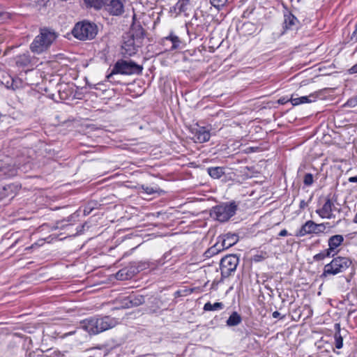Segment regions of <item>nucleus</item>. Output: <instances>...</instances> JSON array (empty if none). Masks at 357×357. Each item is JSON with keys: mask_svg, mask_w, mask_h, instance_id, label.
<instances>
[{"mask_svg": "<svg viewBox=\"0 0 357 357\" xmlns=\"http://www.w3.org/2000/svg\"><path fill=\"white\" fill-rule=\"evenodd\" d=\"M145 37V31L139 24L133 23L129 32L123 36L121 54L123 56L135 54L142 47Z\"/></svg>", "mask_w": 357, "mask_h": 357, "instance_id": "1", "label": "nucleus"}, {"mask_svg": "<svg viewBox=\"0 0 357 357\" xmlns=\"http://www.w3.org/2000/svg\"><path fill=\"white\" fill-rule=\"evenodd\" d=\"M117 324L115 319L106 316L91 317L80 322V327L90 334L96 335L114 327Z\"/></svg>", "mask_w": 357, "mask_h": 357, "instance_id": "2", "label": "nucleus"}, {"mask_svg": "<svg viewBox=\"0 0 357 357\" xmlns=\"http://www.w3.org/2000/svg\"><path fill=\"white\" fill-rule=\"evenodd\" d=\"M58 34L52 29H40V33L35 37L30 45V50L35 54H41L49 49L57 38Z\"/></svg>", "mask_w": 357, "mask_h": 357, "instance_id": "3", "label": "nucleus"}, {"mask_svg": "<svg viewBox=\"0 0 357 357\" xmlns=\"http://www.w3.org/2000/svg\"><path fill=\"white\" fill-rule=\"evenodd\" d=\"M142 70L143 66L132 60L119 59L114 65L112 72L107 75V79L111 82L112 78L116 74L127 75H140Z\"/></svg>", "mask_w": 357, "mask_h": 357, "instance_id": "4", "label": "nucleus"}, {"mask_svg": "<svg viewBox=\"0 0 357 357\" xmlns=\"http://www.w3.org/2000/svg\"><path fill=\"white\" fill-rule=\"evenodd\" d=\"M97 32L96 25L86 21L77 22L72 31L74 37L80 40H91Z\"/></svg>", "mask_w": 357, "mask_h": 357, "instance_id": "5", "label": "nucleus"}, {"mask_svg": "<svg viewBox=\"0 0 357 357\" xmlns=\"http://www.w3.org/2000/svg\"><path fill=\"white\" fill-rule=\"evenodd\" d=\"M237 210L234 202L225 203L213 207L211 215L219 222H226L231 218Z\"/></svg>", "mask_w": 357, "mask_h": 357, "instance_id": "6", "label": "nucleus"}, {"mask_svg": "<svg viewBox=\"0 0 357 357\" xmlns=\"http://www.w3.org/2000/svg\"><path fill=\"white\" fill-rule=\"evenodd\" d=\"M351 260L348 257H337L325 265L323 275H337L345 271L351 264Z\"/></svg>", "mask_w": 357, "mask_h": 357, "instance_id": "7", "label": "nucleus"}, {"mask_svg": "<svg viewBox=\"0 0 357 357\" xmlns=\"http://www.w3.org/2000/svg\"><path fill=\"white\" fill-rule=\"evenodd\" d=\"M328 225V222L317 224L312 220H308L302 225L301 229L296 234V236L301 237L312 234L319 235L325 231L326 226Z\"/></svg>", "mask_w": 357, "mask_h": 357, "instance_id": "8", "label": "nucleus"}, {"mask_svg": "<svg viewBox=\"0 0 357 357\" xmlns=\"http://www.w3.org/2000/svg\"><path fill=\"white\" fill-rule=\"evenodd\" d=\"M220 238L221 243L220 241L216 243L213 248L208 250V253L213 255L222 250L228 249L238 241V236L236 234L227 233Z\"/></svg>", "mask_w": 357, "mask_h": 357, "instance_id": "9", "label": "nucleus"}, {"mask_svg": "<svg viewBox=\"0 0 357 357\" xmlns=\"http://www.w3.org/2000/svg\"><path fill=\"white\" fill-rule=\"evenodd\" d=\"M238 258L235 255L225 257L220 261L221 275L224 278L229 277L236 269Z\"/></svg>", "mask_w": 357, "mask_h": 357, "instance_id": "10", "label": "nucleus"}, {"mask_svg": "<svg viewBox=\"0 0 357 357\" xmlns=\"http://www.w3.org/2000/svg\"><path fill=\"white\" fill-rule=\"evenodd\" d=\"M125 0H105L104 9L112 16H121L124 12Z\"/></svg>", "mask_w": 357, "mask_h": 357, "instance_id": "11", "label": "nucleus"}, {"mask_svg": "<svg viewBox=\"0 0 357 357\" xmlns=\"http://www.w3.org/2000/svg\"><path fill=\"white\" fill-rule=\"evenodd\" d=\"M337 210L334 202L328 197H326L322 206L316 210V213L321 218L332 219L335 218V215L333 214L334 211Z\"/></svg>", "mask_w": 357, "mask_h": 357, "instance_id": "12", "label": "nucleus"}, {"mask_svg": "<svg viewBox=\"0 0 357 357\" xmlns=\"http://www.w3.org/2000/svg\"><path fill=\"white\" fill-rule=\"evenodd\" d=\"M344 236L340 234H335L331 236L328 240V248L327 250L333 256L336 255L339 250L337 249L344 242Z\"/></svg>", "mask_w": 357, "mask_h": 357, "instance_id": "13", "label": "nucleus"}, {"mask_svg": "<svg viewBox=\"0 0 357 357\" xmlns=\"http://www.w3.org/2000/svg\"><path fill=\"white\" fill-rule=\"evenodd\" d=\"M192 139L197 143L208 142L211 137V133L205 127H199L192 130Z\"/></svg>", "mask_w": 357, "mask_h": 357, "instance_id": "14", "label": "nucleus"}, {"mask_svg": "<svg viewBox=\"0 0 357 357\" xmlns=\"http://www.w3.org/2000/svg\"><path fill=\"white\" fill-rule=\"evenodd\" d=\"M144 301V297L142 295H130L124 299V304L126 307L129 308L139 306Z\"/></svg>", "mask_w": 357, "mask_h": 357, "instance_id": "15", "label": "nucleus"}, {"mask_svg": "<svg viewBox=\"0 0 357 357\" xmlns=\"http://www.w3.org/2000/svg\"><path fill=\"white\" fill-rule=\"evenodd\" d=\"M299 22L297 18L291 13L284 15V28L286 29H297L298 27Z\"/></svg>", "mask_w": 357, "mask_h": 357, "instance_id": "16", "label": "nucleus"}, {"mask_svg": "<svg viewBox=\"0 0 357 357\" xmlns=\"http://www.w3.org/2000/svg\"><path fill=\"white\" fill-rule=\"evenodd\" d=\"M316 96L314 94H310L308 96H302L299 98H291L290 101L291 104L294 106L298 105L303 103H309L314 102L316 100Z\"/></svg>", "mask_w": 357, "mask_h": 357, "instance_id": "17", "label": "nucleus"}, {"mask_svg": "<svg viewBox=\"0 0 357 357\" xmlns=\"http://www.w3.org/2000/svg\"><path fill=\"white\" fill-rule=\"evenodd\" d=\"M105 0H84L87 8H93L99 10L104 7Z\"/></svg>", "mask_w": 357, "mask_h": 357, "instance_id": "18", "label": "nucleus"}, {"mask_svg": "<svg viewBox=\"0 0 357 357\" xmlns=\"http://www.w3.org/2000/svg\"><path fill=\"white\" fill-rule=\"evenodd\" d=\"M242 321L241 315L236 312H233L227 320V325L228 326H236L240 324Z\"/></svg>", "mask_w": 357, "mask_h": 357, "instance_id": "19", "label": "nucleus"}, {"mask_svg": "<svg viewBox=\"0 0 357 357\" xmlns=\"http://www.w3.org/2000/svg\"><path fill=\"white\" fill-rule=\"evenodd\" d=\"M207 172L210 176L215 179L220 178L225 174L224 168L222 167H208Z\"/></svg>", "mask_w": 357, "mask_h": 357, "instance_id": "20", "label": "nucleus"}, {"mask_svg": "<svg viewBox=\"0 0 357 357\" xmlns=\"http://www.w3.org/2000/svg\"><path fill=\"white\" fill-rule=\"evenodd\" d=\"M167 40H169L172 43L171 50H176L180 46L181 40L177 36L174 35L172 33H171L169 36L164 38V41Z\"/></svg>", "mask_w": 357, "mask_h": 357, "instance_id": "21", "label": "nucleus"}, {"mask_svg": "<svg viewBox=\"0 0 357 357\" xmlns=\"http://www.w3.org/2000/svg\"><path fill=\"white\" fill-rule=\"evenodd\" d=\"M224 307V304L221 302H216L213 304L211 303L210 302H207L205 303L204 306V310L205 311H214V310H222Z\"/></svg>", "mask_w": 357, "mask_h": 357, "instance_id": "22", "label": "nucleus"}, {"mask_svg": "<svg viewBox=\"0 0 357 357\" xmlns=\"http://www.w3.org/2000/svg\"><path fill=\"white\" fill-rule=\"evenodd\" d=\"M335 327L337 331L335 332L334 338H335V345L337 349H341L343 346V339L340 335V328L339 324H335Z\"/></svg>", "mask_w": 357, "mask_h": 357, "instance_id": "23", "label": "nucleus"}, {"mask_svg": "<svg viewBox=\"0 0 357 357\" xmlns=\"http://www.w3.org/2000/svg\"><path fill=\"white\" fill-rule=\"evenodd\" d=\"M31 62V59L29 54H23L17 57L16 63L20 66H26Z\"/></svg>", "mask_w": 357, "mask_h": 357, "instance_id": "24", "label": "nucleus"}, {"mask_svg": "<svg viewBox=\"0 0 357 357\" xmlns=\"http://www.w3.org/2000/svg\"><path fill=\"white\" fill-rule=\"evenodd\" d=\"M14 13L8 12L3 7L0 6V22H6L12 19Z\"/></svg>", "mask_w": 357, "mask_h": 357, "instance_id": "25", "label": "nucleus"}, {"mask_svg": "<svg viewBox=\"0 0 357 357\" xmlns=\"http://www.w3.org/2000/svg\"><path fill=\"white\" fill-rule=\"evenodd\" d=\"M139 188L141 190V192H144L149 195L156 193L159 191V188H158L157 186L153 187L142 185L139 186Z\"/></svg>", "mask_w": 357, "mask_h": 357, "instance_id": "26", "label": "nucleus"}, {"mask_svg": "<svg viewBox=\"0 0 357 357\" xmlns=\"http://www.w3.org/2000/svg\"><path fill=\"white\" fill-rule=\"evenodd\" d=\"M333 257V255H331L330 253V252L327 249H326V250L321 251V252L315 255L313 257V259L314 261H320L324 260L326 257Z\"/></svg>", "mask_w": 357, "mask_h": 357, "instance_id": "27", "label": "nucleus"}, {"mask_svg": "<svg viewBox=\"0 0 357 357\" xmlns=\"http://www.w3.org/2000/svg\"><path fill=\"white\" fill-rule=\"evenodd\" d=\"M189 0H178L176 4V8L179 13L185 12L188 10Z\"/></svg>", "mask_w": 357, "mask_h": 357, "instance_id": "28", "label": "nucleus"}, {"mask_svg": "<svg viewBox=\"0 0 357 357\" xmlns=\"http://www.w3.org/2000/svg\"><path fill=\"white\" fill-rule=\"evenodd\" d=\"M268 257V254L266 251H260L253 256V260L255 262L261 261Z\"/></svg>", "mask_w": 357, "mask_h": 357, "instance_id": "29", "label": "nucleus"}, {"mask_svg": "<svg viewBox=\"0 0 357 357\" xmlns=\"http://www.w3.org/2000/svg\"><path fill=\"white\" fill-rule=\"evenodd\" d=\"M116 278L117 280H124L128 279L129 275H128V270L126 269V268H123V269L119 270L116 273Z\"/></svg>", "mask_w": 357, "mask_h": 357, "instance_id": "30", "label": "nucleus"}, {"mask_svg": "<svg viewBox=\"0 0 357 357\" xmlns=\"http://www.w3.org/2000/svg\"><path fill=\"white\" fill-rule=\"evenodd\" d=\"M228 0H210V3L215 8L220 9V7L224 6Z\"/></svg>", "mask_w": 357, "mask_h": 357, "instance_id": "31", "label": "nucleus"}, {"mask_svg": "<svg viewBox=\"0 0 357 357\" xmlns=\"http://www.w3.org/2000/svg\"><path fill=\"white\" fill-rule=\"evenodd\" d=\"M313 176L310 173H307L305 175L303 178V183L305 185H311L313 183Z\"/></svg>", "mask_w": 357, "mask_h": 357, "instance_id": "32", "label": "nucleus"}, {"mask_svg": "<svg viewBox=\"0 0 357 357\" xmlns=\"http://www.w3.org/2000/svg\"><path fill=\"white\" fill-rule=\"evenodd\" d=\"M350 40H351V41H352L354 43L357 42V22L355 25V29L351 35Z\"/></svg>", "mask_w": 357, "mask_h": 357, "instance_id": "33", "label": "nucleus"}, {"mask_svg": "<svg viewBox=\"0 0 357 357\" xmlns=\"http://www.w3.org/2000/svg\"><path fill=\"white\" fill-rule=\"evenodd\" d=\"M345 105L351 107H355L357 105V98H351L348 100Z\"/></svg>", "mask_w": 357, "mask_h": 357, "instance_id": "34", "label": "nucleus"}, {"mask_svg": "<svg viewBox=\"0 0 357 357\" xmlns=\"http://www.w3.org/2000/svg\"><path fill=\"white\" fill-rule=\"evenodd\" d=\"M290 101V99H288L285 97H282L280 98L278 100V102L280 105H284L285 103H287V102Z\"/></svg>", "mask_w": 357, "mask_h": 357, "instance_id": "35", "label": "nucleus"}, {"mask_svg": "<svg viewBox=\"0 0 357 357\" xmlns=\"http://www.w3.org/2000/svg\"><path fill=\"white\" fill-rule=\"evenodd\" d=\"M288 235V231L286 230V229H282L280 231V233L278 234V236L280 237H283V236H286Z\"/></svg>", "mask_w": 357, "mask_h": 357, "instance_id": "36", "label": "nucleus"}, {"mask_svg": "<svg viewBox=\"0 0 357 357\" xmlns=\"http://www.w3.org/2000/svg\"><path fill=\"white\" fill-rule=\"evenodd\" d=\"M92 208L91 207H86L84 210V215H88L89 214H90V213L92 211Z\"/></svg>", "mask_w": 357, "mask_h": 357, "instance_id": "37", "label": "nucleus"}, {"mask_svg": "<svg viewBox=\"0 0 357 357\" xmlns=\"http://www.w3.org/2000/svg\"><path fill=\"white\" fill-rule=\"evenodd\" d=\"M350 73H357V63L353 66L349 70Z\"/></svg>", "mask_w": 357, "mask_h": 357, "instance_id": "38", "label": "nucleus"}, {"mask_svg": "<svg viewBox=\"0 0 357 357\" xmlns=\"http://www.w3.org/2000/svg\"><path fill=\"white\" fill-rule=\"evenodd\" d=\"M348 181L349 183H357V175L354 176H351L348 178Z\"/></svg>", "mask_w": 357, "mask_h": 357, "instance_id": "39", "label": "nucleus"}, {"mask_svg": "<svg viewBox=\"0 0 357 357\" xmlns=\"http://www.w3.org/2000/svg\"><path fill=\"white\" fill-rule=\"evenodd\" d=\"M13 79H11L10 82V81L6 82V84L5 86L7 89H10L13 86Z\"/></svg>", "mask_w": 357, "mask_h": 357, "instance_id": "40", "label": "nucleus"}, {"mask_svg": "<svg viewBox=\"0 0 357 357\" xmlns=\"http://www.w3.org/2000/svg\"><path fill=\"white\" fill-rule=\"evenodd\" d=\"M307 204L304 200H301L300 202V208L303 209L307 206Z\"/></svg>", "mask_w": 357, "mask_h": 357, "instance_id": "41", "label": "nucleus"}, {"mask_svg": "<svg viewBox=\"0 0 357 357\" xmlns=\"http://www.w3.org/2000/svg\"><path fill=\"white\" fill-rule=\"evenodd\" d=\"M272 316L273 318L277 319V318L280 317V313L278 312V311H275L273 312Z\"/></svg>", "mask_w": 357, "mask_h": 357, "instance_id": "42", "label": "nucleus"}, {"mask_svg": "<svg viewBox=\"0 0 357 357\" xmlns=\"http://www.w3.org/2000/svg\"><path fill=\"white\" fill-rule=\"evenodd\" d=\"M104 348H105V347H104L103 345H101V346H98V347H92V348H90V349H89V351H93V350H95V349H99V350H100V349H104Z\"/></svg>", "mask_w": 357, "mask_h": 357, "instance_id": "43", "label": "nucleus"}, {"mask_svg": "<svg viewBox=\"0 0 357 357\" xmlns=\"http://www.w3.org/2000/svg\"><path fill=\"white\" fill-rule=\"evenodd\" d=\"M49 0H33V1L38 4L45 3V2L48 1Z\"/></svg>", "mask_w": 357, "mask_h": 357, "instance_id": "44", "label": "nucleus"}, {"mask_svg": "<svg viewBox=\"0 0 357 357\" xmlns=\"http://www.w3.org/2000/svg\"><path fill=\"white\" fill-rule=\"evenodd\" d=\"M75 333V331H70V332H68V333L64 334L63 337H66V336H68V335H73Z\"/></svg>", "mask_w": 357, "mask_h": 357, "instance_id": "45", "label": "nucleus"}]
</instances>
